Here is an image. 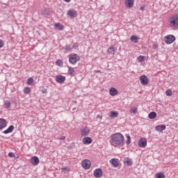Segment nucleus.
<instances>
[{
	"mask_svg": "<svg viewBox=\"0 0 178 178\" xmlns=\"http://www.w3.org/2000/svg\"><path fill=\"white\" fill-rule=\"evenodd\" d=\"M124 3L125 6L130 9L134 5V0H125Z\"/></svg>",
	"mask_w": 178,
	"mask_h": 178,
	"instance_id": "f8f14e48",
	"label": "nucleus"
},
{
	"mask_svg": "<svg viewBox=\"0 0 178 178\" xmlns=\"http://www.w3.org/2000/svg\"><path fill=\"white\" fill-rule=\"evenodd\" d=\"M55 29L60 31L65 29V26L60 23H56L55 24Z\"/></svg>",
	"mask_w": 178,
	"mask_h": 178,
	"instance_id": "5701e85b",
	"label": "nucleus"
},
{
	"mask_svg": "<svg viewBox=\"0 0 178 178\" xmlns=\"http://www.w3.org/2000/svg\"><path fill=\"white\" fill-rule=\"evenodd\" d=\"M140 10H142L143 12H144V10H145V6H142L140 8Z\"/></svg>",
	"mask_w": 178,
	"mask_h": 178,
	"instance_id": "ea45409f",
	"label": "nucleus"
},
{
	"mask_svg": "<svg viewBox=\"0 0 178 178\" xmlns=\"http://www.w3.org/2000/svg\"><path fill=\"white\" fill-rule=\"evenodd\" d=\"M8 156H10V158H15V154L13 152H9Z\"/></svg>",
	"mask_w": 178,
	"mask_h": 178,
	"instance_id": "e433bc0d",
	"label": "nucleus"
},
{
	"mask_svg": "<svg viewBox=\"0 0 178 178\" xmlns=\"http://www.w3.org/2000/svg\"><path fill=\"white\" fill-rule=\"evenodd\" d=\"M155 176L156 178H165V174H163V172H158Z\"/></svg>",
	"mask_w": 178,
	"mask_h": 178,
	"instance_id": "7c9ffc66",
	"label": "nucleus"
},
{
	"mask_svg": "<svg viewBox=\"0 0 178 178\" xmlns=\"http://www.w3.org/2000/svg\"><path fill=\"white\" fill-rule=\"evenodd\" d=\"M47 89L44 88V89L42 90V94H47Z\"/></svg>",
	"mask_w": 178,
	"mask_h": 178,
	"instance_id": "a19ab883",
	"label": "nucleus"
},
{
	"mask_svg": "<svg viewBox=\"0 0 178 178\" xmlns=\"http://www.w3.org/2000/svg\"><path fill=\"white\" fill-rule=\"evenodd\" d=\"M102 175H103V172H102V169L101 168H97L93 172L94 177L97 178L102 177Z\"/></svg>",
	"mask_w": 178,
	"mask_h": 178,
	"instance_id": "0eeeda50",
	"label": "nucleus"
},
{
	"mask_svg": "<svg viewBox=\"0 0 178 178\" xmlns=\"http://www.w3.org/2000/svg\"><path fill=\"white\" fill-rule=\"evenodd\" d=\"M41 14L44 16V17H48V16L51 15V13L49 12V10H48V8H43L41 10Z\"/></svg>",
	"mask_w": 178,
	"mask_h": 178,
	"instance_id": "dca6fc26",
	"label": "nucleus"
},
{
	"mask_svg": "<svg viewBox=\"0 0 178 178\" xmlns=\"http://www.w3.org/2000/svg\"><path fill=\"white\" fill-rule=\"evenodd\" d=\"M30 162L32 163V165H34V166H37V165L40 163V159L38 156H34L31 159Z\"/></svg>",
	"mask_w": 178,
	"mask_h": 178,
	"instance_id": "1a4fd4ad",
	"label": "nucleus"
},
{
	"mask_svg": "<svg viewBox=\"0 0 178 178\" xmlns=\"http://www.w3.org/2000/svg\"><path fill=\"white\" fill-rule=\"evenodd\" d=\"M33 83H34V79L33 78H29L26 81V84L28 86H32Z\"/></svg>",
	"mask_w": 178,
	"mask_h": 178,
	"instance_id": "c756f323",
	"label": "nucleus"
},
{
	"mask_svg": "<svg viewBox=\"0 0 178 178\" xmlns=\"http://www.w3.org/2000/svg\"><path fill=\"white\" fill-rule=\"evenodd\" d=\"M125 137H127V145H130V143H131V138L130 137V135H129V134H126L125 135Z\"/></svg>",
	"mask_w": 178,
	"mask_h": 178,
	"instance_id": "cd10ccee",
	"label": "nucleus"
},
{
	"mask_svg": "<svg viewBox=\"0 0 178 178\" xmlns=\"http://www.w3.org/2000/svg\"><path fill=\"white\" fill-rule=\"evenodd\" d=\"M30 92H31V89L29 87L24 88V94H30Z\"/></svg>",
	"mask_w": 178,
	"mask_h": 178,
	"instance_id": "2f4dec72",
	"label": "nucleus"
},
{
	"mask_svg": "<svg viewBox=\"0 0 178 178\" xmlns=\"http://www.w3.org/2000/svg\"><path fill=\"white\" fill-rule=\"evenodd\" d=\"M165 95H167V97H172V95H173V92H172V90L168 89L165 91Z\"/></svg>",
	"mask_w": 178,
	"mask_h": 178,
	"instance_id": "473e14b6",
	"label": "nucleus"
},
{
	"mask_svg": "<svg viewBox=\"0 0 178 178\" xmlns=\"http://www.w3.org/2000/svg\"><path fill=\"white\" fill-rule=\"evenodd\" d=\"M67 15L70 16V17H77V11L75 10H70L67 11Z\"/></svg>",
	"mask_w": 178,
	"mask_h": 178,
	"instance_id": "9b49d317",
	"label": "nucleus"
},
{
	"mask_svg": "<svg viewBox=\"0 0 178 178\" xmlns=\"http://www.w3.org/2000/svg\"><path fill=\"white\" fill-rule=\"evenodd\" d=\"M81 134L83 137H86L90 134V129L88 128H83L81 130Z\"/></svg>",
	"mask_w": 178,
	"mask_h": 178,
	"instance_id": "2eb2a0df",
	"label": "nucleus"
},
{
	"mask_svg": "<svg viewBox=\"0 0 178 178\" xmlns=\"http://www.w3.org/2000/svg\"><path fill=\"white\" fill-rule=\"evenodd\" d=\"M145 58L143 56H139L138 58H137V60L139 61V62H144L145 60Z\"/></svg>",
	"mask_w": 178,
	"mask_h": 178,
	"instance_id": "72a5a7b5",
	"label": "nucleus"
},
{
	"mask_svg": "<svg viewBox=\"0 0 178 178\" xmlns=\"http://www.w3.org/2000/svg\"><path fill=\"white\" fill-rule=\"evenodd\" d=\"M155 130L156 131H159V133H161V131H163V130H166V125H165V124L157 125L155 127Z\"/></svg>",
	"mask_w": 178,
	"mask_h": 178,
	"instance_id": "ddd939ff",
	"label": "nucleus"
},
{
	"mask_svg": "<svg viewBox=\"0 0 178 178\" xmlns=\"http://www.w3.org/2000/svg\"><path fill=\"white\" fill-rule=\"evenodd\" d=\"M153 49H158V45L156 44H153Z\"/></svg>",
	"mask_w": 178,
	"mask_h": 178,
	"instance_id": "79ce46f5",
	"label": "nucleus"
},
{
	"mask_svg": "<svg viewBox=\"0 0 178 178\" xmlns=\"http://www.w3.org/2000/svg\"><path fill=\"white\" fill-rule=\"evenodd\" d=\"M5 127H6V120L0 118V130L5 129Z\"/></svg>",
	"mask_w": 178,
	"mask_h": 178,
	"instance_id": "a211bd4d",
	"label": "nucleus"
},
{
	"mask_svg": "<svg viewBox=\"0 0 178 178\" xmlns=\"http://www.w3.org/2000/svg\"><path fill=\"white\" fill-rule=\"evenodd\" d=\"M176 41V37L173 35H168L165 37V44H173Z\"/></svg>",
	"mask_w": 178,
	"mask_h": 178,
	"instance_id": "20e7f679",
	"label": "nucleus"
},
{
	"mask_svg": "<svg viewBox=\"0 0 178 178\" xmlns=\"http://www.w3.org/2000/svg\"><path fill=\"white\" fill-rule=\"evenodd\" d=\"M15 130V127L13 125H10L6 130L3 131V133L4 134H9V133H12Z\"/></svg>",
	"mask_w": 178,
	"mask_h": 178,
	"instance_id": "4be33fe9",
	"label": "nucleus"
},
{
	"mask_svg": "<svg viewBox=\"0 0 178 178\" xmlns=\"http://www.w3.org/2000/svg\"><path fill=\"white\" fill-rule=\"evenodd\" d=\"M110 163H111L113 168H118L119 165V160L118 159H112L110 160Z\"/></svg>",
	"mask_w": 178,
	"mask_h": 178,
	"instance_id": "4468645a",
	"label": "nucleus"
},
{
	"mask_svg": "<svg viewBox=\"0 0 178 178\" xmlns=\"http://www.w3.org/2000/svg\"><path fill=\"white\" fill-rule=\"evenodd\" d=\"M126 163H127L128 166H131V165H133V161H131V159H127Z\"/></svg>",
	"mask_w": 178,
	"mask_h": 178,
	"instance_id": "f704fd0d",
	"label": "nucleus"
},
{
	"mask_svg": "<svg viewBox=\"0 0 178 178\" xmlns=\"http://www.w3.org/2000/svg\"><path fill=\"white\" fill-rule=\"evenodd\" d=\"M66 80V77L63 76V75H57L56 76V81L62 84Z\"/></svg>",
	"mask_w": 178,
	"mask_h": 178,
	"instance_id": "9d476101",
	"label": "nucleus"
},
{
	"mask_svg": "<svg viewBox=\"0 0 178 178\" xmlns=\"http://www.w3.org/2000/svg\"><path fill=\"white\" fill-rule=\"evenodd\" d=\"M119 113L118 111H111V118H118Z\"/></svg>",
	"mask_w": 178,
	"mask_h": 178,
	"instance_id": "bb28decb",
	"label": "nucleus"
},
{
	"mask_svg": "<svg viewBox=\"0 0 178 178\" xmlns=\"http://www.w3.org/2000/svg\"><path fill=\"white\" fill-rule=\"evenodd\" d=\"M4 44H3V40H0V48H2L3 47Z\"/></svg>",
	"mask_w": 178,
	"mask_h": 178,
	"instance_id": "4c0bfd02",
	"label": "nucleus"
},
{
	"mask_svg": "<svg viewBox=\"0 0 178 178\" xmlns=\"http://www.w3.org/2000/svg\"><path fill=\"white\" fill-rule=\"evenodd\" d=\"M81 165L83 169H90V168H91V161H90L88 159H85L82 161Z\"/></svg>",
	"mask_w": 178,
	"mask_h": 178,
	"instance_id": "39448f33",
	"label": "nucleus"
},
{
	"mask_svg": "<svg viewBox=\"0 0 178 178\" xmlns=\"http://www.w3.org/2000/svg\"><path fill=\"white\" fill-rule=\"evenodd\" d=\"M169 23H170V27H177V26H178V15H175L171 16V17L170 18Z\"/></svg>",
	"mask_w": 178,
	"mask_h": 178,
	"instance_id": "f03ea898",
	"label": "nucleus"
},
{
	"mask_svg": "<svg viewBox=\"0 0 178 178\" xmlns=\"http://www.w3.org/2000/svg\"><path fill=\"white\" fill-rule=\"evenodd\" d=\"M65 138H66V136H61L59 140H65Z\"/></svg>",
	"mask_w": 178,
	"mask_h": 178,
	"instance_id": "37998d69",
	"label": "nucleus"
},
{
	"mask_svg": "<svg viewBox=\"0 0 178 178\" xmlns=\"http://www.w3.org/2000/svg\"><path fill=\"white\" fill-rule=\"evenodd\" d=\"M111 144H115L116 145H123V141H124V136L120 133L111 134L110 136Z\"/></svg>",
	"mask_w": 178,
	"mask_h": 178,
	"instance_id": "f257e3e1",
	"label": "nucleus"
},
{
	"mask_svg": "<svg viewBox=\"0 0 178 178\" xmlns=\"http://www.w3.org/2000/svg\"><path fill=\"white\" fill-rule=\"evenodd\" d=\"M97 73H101V70H97Z\"/></svg>",
	"mask_w": 178,
	"mask_h": 178,
	"instance_id": "a18cd8bd",
	"label": "nucleus"
},
{
	"mask_svg": "<svg viewBox=\"0 0 178 178\" xmlns=\"http://www.w3.org/2000/svg\"><path fill=\"white\" fill-rule=\"evenodd\" d=\"M68 74L71 76V77L76 76V71H74V68L68 67Z\"/></svg>",
	"mask_w": 178,
	"mask_h": 178,
	"instance_id": "6ab92c4d",
	"label": "nucleus"
},
{
	"mask_svg": "<svg viewBox=\"0 0 178 178\" xmlns=\"http://www.w3.org/2000/svg\"><path fill=\"white\" fill-rule=\"evenodd\" d=\"M10 105H11L10 101L6 100L4 102L3 106L4 108H6V109H8V108H10Z\"/></svg>",
	"mask_w": 178,
	"mask_h": 178,
	"instance_id": "393cba45",
	"label": "nucleus"
},
{
	"mask_svg": "<svg viewBox=\"0 0 178 178\" xmlns=\"http://www.w3.org/2000/svg\"><path fill=\"white\" fill-rule=\"evenodd\" d=\"M148 118L149 119H155L156 118V113H155L154 111L149 113L148 115Z\"/></svg>",
	"mask_w": 178,
	"mask_h": 178,
	"instance_id": "a878e982",
	"label": "nucleus"
},
{
	"mask_svg": "<svg viewBox=\"0 0 178 178\" xmlns=\"http://www.w3.org/2000/svg\"><path fill=\"white\" fill-rule=\"evenodd\" d=\"M131 112H132V113H134V114L137 113V108L136 107L131 108Z\"/></svg>",
	"mask_w": 178,
	"mask_h": 178,
	"instance_id": "c9c22d12",
	"label": "nucleus"
},
{
	"mask_svg": "<svg viewBox=\"0 0 178 178\" xmlns=\"http://www.w3.org/2000/svg\"><path fill=\"white\" fill-rule=\"evenodd\" d=\"M56 66H60V67H62L63 66V61L60 59H58L56 60Z\"/></svg>",
	"mask_w": 178,
	"mask_h": 178,
	"instance_id": "c85d7f7f",
	"label": "nucleus"
},
{
	"mask_svg": "<svg viewBox=\"0 0 178 178\" xmlns=\"http://www.w3.org/2000/svg\"><path fill=\"white\" fill-rule=\"evenodd\" d=\"M116 51H118V48L112 47L108 49L107 52L108 55H115Z\"/></svg>",
	"mask_w": 178,
	"mask_h": 178,
	"instance_id": "f3484780",
	"label": "nucleus"
},
{
	"mask_svg": "<svg viewBox=\"0 0 178 178\" xmlns=\"http://www.w3.org/2000/svg\"><path fill=\"white\" fill-rule=\"evenodd\" d=\"M140 81L143 86H147L149 83L148 77L145 75H142L140 76Z\"/></svg>",
	"mask_w": 178,
	"mask_h": 178,
	"instance_id": "423d86ee",
	"label": "nucleus"
},
{
	"mask_svg": "<svg viewBox=\"0 0 178 178\" xmlns=\"http://www.w3.org/2000/svg\"><path fill=\"white\" fill-rule=\"evenodd\" d=\"M65 2H70L71 0H64Z\"/></svg>",
	"mask_w": 178,
	"mask_h": 178,
	"instance_id": "c03bdc74",
	"label": "nucleus"
},
{
	"mask_svg": "<svg viewBox=\"0 0 178 178\" xmlns=\"http://www.w3.org/2000/svg\"><path fill=\"white\" fill-rule=\"evenodd\" d=\"M138 146L140 147V148H145V147H147V139L141 138L138 141Z\"/></svg>",
	"mask_w": 178,
	"mask_h": 178,
	"instance_id": "6e6552de",
	"label": "nucleus"
},
{
	"mask_svg": "<svg viewBox=\"0 0 178 178\" xmlns=\"http://www.w3.org/2000/svg\"><path fill=\"white\" fill-rule=\"evenodd\" d=\"M63 169L64 170H66L67 168H63Z\"/></svg>",
	"mask_w": 178,
	"mask_h": 178,
	"instance_id": "49530a36",
	"label": "nucleus"
},
{
	"mask_svg": "<svg viewBox=\"0 0 178 178\" xmlns=\"http://www.w3.org/2000/svg\"><path fill=\"white\" fill-rule=\"evenodd\" d=\"M131 41L135 44H137V42H138V37H137V35H131Z\"/></svg>",
	"mask_w": 178,
	"mask_h": 178,
	"instance_id": "b1692460",
	"label": "nucleus"
},
{
	"mask_svg": "<svg viewBox=\"0 0 178 178\" xmlns=\"http://www.w3.org/2000/svg\"><path fill=\"white\" fill-rule=\"evenodd\" d=\"M65 49H66V51H72L70 46H67V45L65 46Z\"/></svg>",
	"mask_w": 178,
	"mask_h": 178,
	"instance_id": "58836bf2",
	"label": "nucleus"
},
{
	"mask_svg": "<svg viewBox=\"0 0 178 178\" xmlns=\"http://www.w3.org/2000/svg\"><path fill=\"white\" fill-rule=\"evenodd\" d=\"M82 142L86 145L91 144V143H92V139H91L90 137H85L83 138Z\"/></svg>",
	"mask_w": 178,
	"mask_h": 178,
	"instance_id": "aec40b11",
	"label": "nucleus"
},
{
	"mask_svg": "<svg viewBox=\"0 0 178 178\" xmlns=\"http://www.w3.org/2000/svg\"><path fill=\"white\" fill-rule=\"evenodd\" d=\"M79 60H80V56L76 54H72L69 58V62L71 65H76Z\"/></svg>",
	"mask_w": 178,
	"mask_h": 178,
	"instance_id": "7ed1b4c3",
	"label": "nucleus"
},
{
	"mask_svg": "<svg viewBox=\"0 0 178 178\" xmlns=\"http://www.w3.org/2000/svg\"><path fill=\"white\" fill-rule=\"evenodd\" d=\"M110 92V95H111L112 97H115V95H118V89L115 88H111L109 90Z\"/></svg>",
	"mask_w": 178,
	"mask_h": 178,
	"instance_id": "412c9836",
	"label": "nucleus"
}]
</instances>
